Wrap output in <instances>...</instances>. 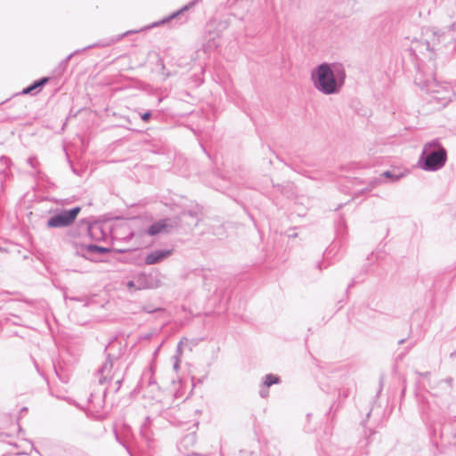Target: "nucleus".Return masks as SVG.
<instances>
[{"label":"nucleus","mask_w":456,"mask_h":456,"mask_svg":"<svg viewBox=\"0 0 456 456\" xmlns=\"http://www.w3.org/2000/svg\"><path fill=\"white\" fill-rule=\"evenodd\" d=\"M384 175H385V176H387V177H391V176H392V175H391V173H390L389 171H386V172L384 173Z\"/></svg>","instance_id":"9b49d317"},{"label":"nucleus","mask_w":456,"mask_h":456,"mask_svg":"<svg viewBox=\"0 0 456 456\" xmlns=\"http://www.w3.org/2000/svg\"><path fill=\"white\" fill-rule=\"evenodd\" d=\"M173 254L171 249L156 250L147 255L145 258L146 265H154L163 261Z\"/></svg>","instance_id":"39448f33"},{"label":"nucleus","mask_w":456,"mask_h":456,"mask_svg":"<svg viewBox=\"0 0 456 456\" xmlns=\"http://www.w3.org/2000/svg\"><path fill=\"white\" fill-rule=\"evenodd\" d=\"M278 382H279V378L274 375L270 374L265 377L264 385L265 387H269L271 385L277 384Z\"/></svg>","instance_id":"0eeeda50"},{"label":"nucleus","mask_w":456,"mask_h":456,"mask_svg":"<svg viewBox=\"0 0 456 456\" xmlns=\"http://www.w3.org/2000/svg\"><path fill=\"white\" fill-rule=\"evenodd\" d=\"M81 208L79 207L74 208L70 210H65L51 217L47 225L50 228L64 227L70 225L80 213Z\"/></svg>","instance_id":"f03ea898"},{"label":"nucleus","mask_w":456,"mask_h":456,"mask_svg":"<svg viewBox=\"0 0 456 456\" xmlns=\"http://www.w3.org/2000/svg\"><path fill=\"white\" fill-rule=\"evenodd\" d=\"M97 249H98L99 251H102V252H105V251L107 250V249H105V248H97Z\"/></svg>","instance_id":"f8f14e48"},{"label":"nucleus","mask_w":456,"mask_h":456,"mask_svg":"<svg viewBox=\"0 0 456 456\" xmlns=\"http://www.w3.org/2000/svg\"><path fill=\"white\" fill-rule=\"evenodd\" d=\"M139 31H141V29H139V30H134V31H127V32H125L122 36H126V35H128V34H130V33H137V32H139Z\"/></svg>","instance_id":"9d476101"},{"label":"nucleus","mask_w":456,"mask_h":456,"mask_svg":"<svg viewBox=\"0 0 456 456\" xmlns=\"http://www.w3.org/2000/svg\"><path fill=\"white\" fill-rule=\"evenodd\" d=\"M317 87L325 94L337 91V82L328 64H322L317 69Z\"/></svg>","instance_id":"f257e3e1"},{"label":"nucleus","mask_w":456,"mask_h":456,"mask_svg":"<svg viewBox=\"0 0 456 456\" xmlns=\"http://www.w3.org/2000/svg\"><path fill=\"white\" fill-rule=\"evenodd\" d=\"M49 81L48 77H43L38 81H35L31 86L22 90L23 94H32L36 89L42 88Z\"/></svg>","instance_id":"423d86ee"},{"label":"nucleus","mask_w":456,"mask_h":456,"mask_svg":"<svg viewBox=\"0 0 456 456\" xmlns=\"http://www.w3.org/2000/svg\"><path fill=\"white\" fill-rule=\"evenodd\" d=\"M150 117H151V114L149 112H146L144 113L142 116V120L144 121H148L150 119Z\"/></svg>","instance_id":"1a4fd4ad"},{"label":"nucleus","mask_w":456,"mask_h":456,"mask_svg":"<svg viewBox=\"0 0 456 456\" xmlns=\"http://www.w3.org/2000/svg\"><path fill=\"white\" fill-rule=\"evenodd\" d=\"M170 18L167 19V20H163L161 21H159V22H156L154 24H152L151 26H148L146 28H150L151 27H154V26H159V25H161V24H164L167 20H169Z\"/></svg>","instance_id":"6e6552de"},{"label":"nucleus","mask_w":456,"mask_h":456,"mask_svg":"<svg viewBox=\"0 0 456 456\" xmlns=\"http://www.w3.org/2000/svg\"><path fill=\"white\" fill-rule=\"evenodd\" d=\"M172 227H173V225L169 219H162V220H159V221L155 222L154 224H152L149 227L147 233L150 236H155L159 233L167 232L169 231V229Z\"/></svg>","instance_id":"20e7f679"},{"label":"nucleus","mask_w":456,"mask_h":456,"mask_svg":"<svg viewBox=\"0 0 456 456\" xmlns=\"http://www.w3.org/2000/svg\"><path fill=\"white\" fill-rule=\"evenodd\" d=\"M446 160V151L440 148L438 151L428 154L425 160V168L436 170L443 167Z\"/></svg>","instance_id":"7ed1b4c3"}]
</instances>
